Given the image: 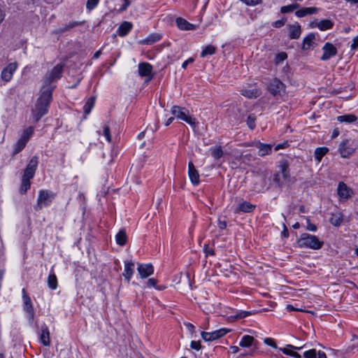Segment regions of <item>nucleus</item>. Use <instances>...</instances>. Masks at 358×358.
<instances>
[{
  "instance_id": "nucleus-59",
  "label": "nucleus",
  "mask_w": 358,
  "mask_h": 358,
  "mask_svg": "<svg viewBox=\"0 0 358 358\" xmlns=\"http://www.w3.org/2000/svg\"><path fill=\"white\" fill-rule=\"evenodd\" d=\"M287 146H288V143L287 142H285L283 143H279L278 144L275 148V150H279L280 149H282V148H286Z\"/></svg>"
},
{
  "instance_id": "nucleus-14",
  "label": "nucleus",
  "mask_w": 358,
  "mask_h": 358,
  "mask_svg": "<svg viewBox=\"0 0 358 358\" xmlns=\"http://www.w3.org/2000/svg\"><path fill=\"white\" fill-rule=\"evenodd\" d=\"M255 208H256L255 205H253L248 201H243L235 208L234 213H239L241 212L252 213L255 209Z\"/></svg>"
},
{
  "instance_id": "nucleus-33",
  "label": "nucleus",
  "mask_w": 358,
  "mask_h": 358,
  "mask_svg": "<svg viewBox=\"0 0 358 358\" xmlns=\"http://www.w3.org/2000/svg\"><path fill=\"white\" fill-rule=\"evenodd\" d=\"M161 38L162 36L159 34H152L143 41V43L147 45H151L155 42L159 41Z\"/></svg>"
},
{
  "instance_id": "nucleus-44",
  "label": "nucleus",
  "mask_w": 358,
  "mask_h": 358,
  "mask_svg": "<svg viewBox=\"0 0 358 358\" xmlns=\"http://www.w3.org/2000/svg\"><path fill=\"white\" fill-rule=\"evenodd\" d=\"M295 15L298 17H303L306 15H308V12L307 11V8H302L301 9H299L296 11Z\"/></svg>"
},
{
  "instance_id": "nucleus-21",
  "label": "nucleus",
  "mask_w": 358,
  "mask_h": 358,
  "mask_svg": "<svg viewBox=\"0 0 358 358\" xmlns=\"http://www.w3.org/2000/svg\"><path fill=\"white\" fill-rule=\"evenodd\" d=\"M176 24L178 27L181 30H194L196 29L194 24L189 23L182 17H178L176 19Z\"/></svg>"
},
{
  "instance_id": "nucleus-12",
  "label": "nucleus",
  "mask_w": 358,
  "mask_h": 358,
  "mask_svg": "<svg viewBox=\"0 0 358 358\" xmlns=\"http://www.w3.org/2000/svg\"><path fill=\"white\" fill-rule=\"evenodd\" d=\"M152 66L148 62H141L138 64V73L141 77L149 76V80L152 79Z\"/></svg>"
},
{
  "instance_id": "nucleus-9",
  "label": "nucleus",
  "mask_w": 358,
  "mask_h": 358,
  "mask_svg": "<svg viewBox=\"0 0 358 358\" xmlns=\"http://www.w3.org/2000/svg\"><path fill=\"white\" fill-rule=\"evenodd\" d=\"M323 55L321 57V60L327 61L330 58L336 56L337 55L338 50L337 48L331 43H326L323 48Z\"/></svg>"
},
{
  "instance_id": "nucleus-19",
  "label": "nucleus",
  "mask_w": 358,
  "mask_h": 358,
  "mask_svg": "<svg viewBox=\"0 0 358 358\" xmlns=\"http://www.w3.org/2000/svg\"><path fill=\"white\" fill-rule=\"evenodd\" d=\"M255 145L259 149L258 154L260 157H264L271 152L272 145L271 144H264L260 142H257Z\"/></svg>"
},
{
  "instance_id": "nucleus-35",
  "label": "nucleus",
  "mask_w": 358,
  "mask_h": 358,
  "mask_svg": "<svg viewBox=\"0 0 358 358\" xmlns=\"http://www.w3.org/2000/svg\"><path fill=\"white\" fill-rule=\"evenodd\" d=\"M338 120L341 122H354L357 120V117L352 114L341 115L337 117Z\"/></svg>"
},
{
  "instance_id": "nucleus-52",
  "label": "nucleus",
  "mask_w": 358,
  "mask_h": 358,
  "mask_svg": "<svg viewBox=\"0 0 358 358\" xmlns=\"http://www.w3.org/2000/svg\"><path fill=\"white\" fill-rule=\"evenodd\" d=\"M90 113V99L86 101L84 106V117L86 118V115Z\"/></svg>"
},
{
  "instance_id": "nucleus-32",
  "label": "nucleus",
  "mask_w": 358,
  "mask_h": 358,
  "mask_svg": "<svg viewBox=\"0 0 358 358\" xmlns=\"http://www.w3.org/2000/svg\"><path fill=\"white\" fill-rule=\"evenodd\" d=\"M328 151L329 149L325 147L317 148L315 151V159L320 162Z\"/></svg>"
},
{
  "instance_id": "nucleus-26",
  "label": "nucleus",
  "mask_w": 358,
  "mask_h": 358,
  "mask_svg": "<svg viewBox=\"0 0 358 358\" xmlns=\"http://www.w3.org/2000/svg\"><path fill=\"white\" fill-rule=\"evenodd\" d=\"M132 24L129 22H122L118 28L117 34L120 36H126L131 29Z\"/></svg>"
},
{
  "instance_id": "nucleus-4",
  "label": "nucleus",
  "mask_w": 358,
  "mask_h": 358,
  "mask_svg": "<svg viewBox=\"0 0 358 358\" xmlns=\"http://www.w3.org/2000/svg\"><path fill=\"white\" fill-rule=\"evenodd\" d=\"M171 113L176 118L186 122L193 127H196L198 124V122L194 117L189 115V110L186 108L173 106Z\"/></svg>"
},
{
  "instance_id": "nucleus-6",
  "label": "nucleus",
  "mask_w": 358,
  "mask_h": 358,
  "mask_svg": "<svg viewBox=\"0 0 358 358\" xmlns=\"http://www.w3.org/2000/svg\"><path fill=\"white\" fill-rule=\"evenodd\" d=\"M22 299L24 303V310L26 312L29 321L32 322L34 317V310L30 297L27 295L24 289H22Z\"/></svg>"
},
{
  "instance_id": "nucleus-60",
  "label": "nucleus",
  "mask_w": 358,
  "mask_h": 358,
  "mask_svg": "<svg viewBox=\"0 0 358 358\" xmlns=\"http://www.w3.org/2000/svg\"><path fill=\"white\" fill-rule=\"evenodd\" d=\"M218 226L220 229H224L227 227V222L224 220H219Z\"/></svg>"
},
{
  "instance_id": "nucleus-49",
  "label": "nucleus",
  "mask_w": 358,
  "mask_h": 358,
  "mask_svg": "<svg viewBox=\"0 0 358 358\" xmlns=\"http://www.w3.org/2000/svg\"><path fill=\"white\" fill-rule=\"evenodd\" d=\"M190 347L194 350H199L201 348V343L200 341H192L191 342Z\"/></svg>"
},
{
  "instance_id": "nucleus-39",
  "label": "nucleus",
  "mask_w": 358,
  "mask_h": 358,
  "mask_svg": "<svg viewBox=\"0 0 358 358\" xmlns=\"http://www.w3.org/2000/svg\"><path fill=\"white\" fill-rule=\"evenodd\" d=\"M26 144H27V143L19 139L17 141V143L15 144L13 155H15L17 153H19L20 152H21L24 148Z\"/></svg>"
},
{
  "instance_id": "nucleus-46",
  "label": "nucleus",
  "mask_w": 358,
  "mask_h": 358,
  "mask_svg": "<svg viewBox=\"0 0 358 358\" xmlns=\"http://www.w3.org/2000/svg\"><path fill=\"white\" fill-rule=\"evenodd\" d=\"M306 222H307V227H306L307 230L311 231H315L317 230L316 225L314 224H312L310 222V220L308 218H306Z\"/></svg>"
},
{
  "instance_id": "nucleus-16",
  "label": "nucleus",
  "mask_w": 358,
  "mask_h": 358,
  "mask_svg": "<svg viewBox=\"0 0 358 358\" xmlns=\"http://www.w3.org/2000/svg\"><path fill=\"white\" fill-rule=\"evenodd\" d=\"M289 31V37L290 39H298L301 34V25L299 23L289 24L287 26Z\"/></svg>"
},
{
  "instance_id": "nucleus-23",
  "label": "nucleus",
  "mask_w": 358,
  "mask_h": 358,
  "mask_svg": "<svg viewBox=\"0 0 358 358\" xmlns=\"http://www.w3.org/2000/svg\"><path fill=\"white\" fill-rule=\"evenodd\" d=\"M315 38V35L314 33H310L306 37L303 38V44H302V50H310L313 43H314V40Z\"/></svg>"
},
{
  "instance_id": "nucleus-2",
  "label": "nucleus",
  "mask_w": 358,
  "mask_h": 358,
  "mask_svg": "<svg viewBox=\"0 0 358 358\" xmlns=\"http://www.w3.org/2000/svg\"><path fill=\"white\" fill-rule=\"evenodd\" d=\"M38 160L36 156H34L29 162L26 169L24 171L22 178V182L20 189L21 194H25L30 188V180L33 178L35 175V172L38 166Z\"/></svg>"
},
{
  "instance_id": "nucleus-43",
  "label": "nucleus",
  "mask_w": 358,
  "mask_h": 358,
  "mask_svg": "<svg viewBox=\"0 0 358 358\" xmlns=\"http://www.w3.org/2000/svg\"><path fill=\"white\" fill-rule=\"evenodd\" d=\"M279 350L282 352L285 355L291 356L294 352V351L292 350V348H289L288 345H287L285 348H280Z\"/></svg>"
},
{
  "instance_id": "nucleus-40",
  "label": "nucleus",
  "mask_w": 358,
  "mask_h": 358,
  "mask_svg": "<svg viewBox=\"0 0 358 358\" xmlns=\"http://www.w3.org/2000/svg\"><path fill=\"white\" fill-rule=\"evenodd\" d=\"M255 121H256V117L254 114H250L248 116L246 123L250 129H254L255 128V127H256Z\"/></svg>"
},
{
  "instance_id": "nucleus-45",
  "label": "nucleus",
  "mask_w": 358,
  "mask_h": 358,
  "mask_svg": "<svg viewBox=\"0 0 358 358\" xmlns=\"http://www.w3.org/2000/svg\"><path fill=\"white\" fill-rule=\"evenodd\" d=\"M287 22L286 17H282L281 20L274 22L272 25L275 28H280L282 27Z\"/></svg>"
},
{
  "instance_id": "nucleus-37",
  "label": "nucleus",
  "mask_w": 358,
  "mask_h": 358,
  "mask_svg": "<svg viewBox=\"0 0 358 358\" xmlns=\"http://www.w3.org/2000/svg\"><path fill=\"white\" fill-rule=\"evenodd\" d=\"M343 221V215L341 214H334L330 218V222L335 227H338Z\"/></svg>"
},
{
  "instance_id": "nucleus-50",
  "label": "nucleus",
  "mask_w": 358,
  "mask_h": 358,
  "mask_svg": "<svg viewBox=\"0 0 358 358\" xmlns=\"http://www.w3.org/2000/svg\"><path fill=\"white\" fill-rule=\"evenodd\" d=\"M287 57V55L285 52H280L277 55L276 59L277 62H282Z\"/></svg>"
},
{
  "instance_id": "nucleus-10",
  "label": "nucleus",
  "mask_w": 358,
  "mask_h": 358,
  "mask_svg": "<svg viewBox=\"0 0 358 358\" xmlns=\"http://www.w3.org/2000/svg\"><path fill=\"white\" fill-rule=\"evenodd\" d=\"M285 85L278 78L273 79L268 86V90L271 94L273 96H276L278 94L280 95V92L284 90Z\"/></svg>"
},
{
  "instance_id": "nucleus-34",
  "label": "nucleus",
  "mask_w": 358,
  "mask_h": 358,
  "mask_svg": "<svg viewBox=\"0 0 358 358\" xmlns=\"http://www.w3.org/2000/svg\"><path fill=\"white\" fill-rule=\"evenodd\" d=\"M48 287L52 289H55L57 287V279L54 273H50L48 278Z\"/></svg>"
},
{
  "instance_id": "nucleus-41",
  "label": "nucleus",
  "mask_w": 358,
  "mask_h": 358,
  "mask_svg": "<svg viewBox=\"0 0 358 358\" xmlns=\"http://www.w3.org/2000/svg\"><path fill=\"white\" fill-rule=\"evenodd\" d=\"M264 343L265 344H266L267 345H269V346H271V347H272V348H273L275 349H278L279 350V348H278L277 346V344H276L275 341L273 338H265L264 340Z\"/></svg>"
},
{
  "instance_id": "nucleus-56",
  "label": "nucleus",
  "mask_w": 358,
  "mask_h": 358,
  "mask_svg": "<svg viewBox=\"0 0 358 358\" xmlns=\"http://www.w3.org/2000/svg\"><path fill=\"white\" fill-rule=\"evenodd\" d=\"M185 325L192 334L195 333V327L192 324L187 322L185 323Z\"/></svg>"
},
{
  "instance_id": "nucleus-13",
  "label": "nucleus",
  "mask_w": 358,
  "mask_h": 358,
  "mask_svg": "<svg viewBox=\"0 0 358 358\" xmlns=\"http://www.w3.org/2000/svg\"><path fill=\"white\" fill-rule=\"evenodd\" d=\"M188 174L190 180L194 185H197L199 184V174L194 167L192 162H189L188 163Z\"/></svg>"
},
{
  "instance_id": "nucleus-62",
  "label": "nucleus",
  "mask_w": 358,
  "mask_h": 358,
  "mask_svg": "<svg viewBox=\"0 0 358 358\" xmlns=\"http://www.w3.org/2000/svg\"><path fill=\"white\" fill-rule=\"evenodd\" d=\"M193 62H194V59H193V58H192V57H190V58H189L188 59H187L186 61H185V62H183V64H182V67L183 69H186V67H187V66L188 65V64H189V63H192Z\"/></svg>"
},
{
  "instance_id": "nucleus-47",
  "label": "nucleus",
  "mask_w": 358,
  "mask_h": 358,
  "mask_svg": "<svg viewBox=\"0 0 358 358\" xmlns=\"http://www.w3.org/2000/svg\"><path fill=\"white\" fill-rule=\"evenodd\" d=\"M250 315H251L250 312L242 310L237 313V315H236V317L237 319H241V318L246 317Z\"/></svg>"
},
{
  "instance_id": "nucleus-58",
  "label": "nucleus",
  "mask_w": 358,
  "mask_h": 358,
  "mask_svg": "<svg viewBox=\"0 0 358 358\" xmlns=\"http://www.w3.org/2000/svg\"><path fill=\"white\" fill-rule=\"evenodd\" d=\"M308 15L315 14L318 11V8L316 7L307 8Z\"/></svg>"
},
{
  "instance_id": "nucleus-48",
  "label": "nucleus",
  "mask_w": 358,
  "mask_h": 358,
  "mask_svg": "<svg viewBox=\"0 0 358 358\" xmlns=\"http://www.w3.org/2000/svg\"><path fill=\"white\" fill-rule=\"evenodd\" d=\"M294 11L293 8L292 7L291 4L287 6H284L280 8V12L282 13H291Z\"/></svg>"
},
{
  "instance_id": "nucleus-38",
  "label": "nucleus",
  "mask_w": 358,
  "mask_h": 358,
  "mask_svg": "<svg viewBox=\"0 0 358 358\" xmlns=\"http://www.w3.org/2000/svg\"><path fill=\"white\" fill-rule=\"evenodd\" d=\"M241 94L248 98H256L258 96V91L257 90H242Z\"/></svg>"
},
{
  "instance_id": "nucleus-42",
  "label": "nucleus",
  "mask_w": 358,
  "mask_h": 358,
  "mask_svg": "<svg viewBox=\"0 0 358 358\" xmlns=\"http://www.w3.org/2000/svg\"><path fill=\"white\" fill-rule=\"evenodd\" d=\"M78 24V22H71L68 24H65L64 26L60 27L59 29V31L61 33H63V32L67 31L68 29H69L70 28H72Z\"/></svg>"
},
{
  "instance_id": "nucleus-61",
  "label": "nucleus",
  "mask_w": 358,
  "mask_h": 358,
  "mask_svg": "<svg viewBox=\"0 0 358 358\" xmlns=\"http://www.w3.org/2000/svg\"><path fill=\"white\" fill-rule=\"evenodd\" d=\"M282 235L285 238H287L289 236L288 229L285 223L283 224V230L282 231Z\"/></svg>"
},
{
  "instance_id": "nucleus-17",
  "label": "nucleus",
  "mask_w": 358,
  "mask_h": 358,
  "mask_svg": "<svg viewBox=\"0 0 358 358\" xmlns=\"http://www.w3.org/2000/svg\"><path fill=\"white\" fill-rule=\"evenodd\" d=\"M40 341L41 342V343L45 345V346H48L50 345V331H49V329H48V327L45 325V324H43L42 327H41V331L40 333Z\"/></svg>"
},
{
  "instance_id": "nucleus-22",
  "label": "nucleus",
  "mask_w": 358,
  "mask_h": 358,
  "mask_svg": "<svg viewBox=\"0 0 358 358\" xmlns=\"http://www.w3.org/2000/svg\"><path fill=\"white\" fill-rule=\"evenodd\" d=\"M350 189L343 182H340L338 187V194L341 198L348 199L350 196Z\"/></svg>"
},
{
  "instance_id": "nucleus-63",
  "label": "nucleus",
  "mask_w": 358,
  "mask_h": 358,
  "mask_svg": "<svg viewBox=\"0 0 358 358\" xmlns=\"http://www.w3.org/2000/svg\"><path fill=\"white\" fill-rule=\"evenodd\" d=\"M273 180L278 184V186L281 185L280 182V173H276L274 175Z\"/></svg>"
},
{
  "instance_id": "nucleus-30",
  "label": "nucleus",
  "mask_w": 358,
  "mask_h": 358,
  "mask_svg": "<svg viewBox=\"0 0 358 358\" xmlns=\"http://www.w3.org/2000/svg\"><path fill=\"white\" fill-rule=\"evenodd\" d=\"M34 134V127H29L26 129H24L20 138V140L24 141L25 143H27L31 136Z\"/></svg>"
},
{
  "instance_id": "nucleus-11",
  "label": "nucleus",
  "mask_w": 358,
  "mask_h": 358,
  "mask_svg": "<svg viewBox=\"0 0 358 358\" xmlns=\"http://www.w3.org/2000/svg\"><path fill=\"white\" fill-rule=\"evenodd\" d=\"M137 270L141 278H146L154 273L151 264H139Z\"/></svg>"
},
{
  "instance_id": "nucleus-15",
  "label": "nucleus",
  "mask_w": 358,
  "mask_h": 358,
  "mask_svg": "<svg viewBox=\"0 0 358 358\" xmlns=\"http://www.w3.org/2000/svg\"><path fill=\"white\" fill-rule=\"evenodd\" d=\"M96 132L99 136H103L107 142L110 143L112 141L110 127L107 123H103L99 127H97Z\"/></svg>"
},
{
  "instance_id": "nucleus-8",
  "label": "nucleus",
  "mask_w": 358,
  "mask_h": 358,
  "mask_svg": "<svg viewBox=\"0 0 358 358\" xmlns=\"http://www.w3.org/2000/svg\"><path fill=\"white\" fill-rule=\"evenodd\" d=\"M17 66L18 64L16 62L8 64L1 71V80L6 83L9 82L12 79L13 73L16 71Z\"/></svg>"
},
{
  "instance_id": "nucleus-54",
  "label": "nucleus",
  "mask_w": 358,
  "mask_h": 358,
  "mask_svg": "<svg viewBox=\"0 0 358 358\" xmlns=\"http://www.w3.org/2000/svg\"><path fill=\"white\" fill-rule=\"evenodd\" d=\"M352 50L358 48V36L353 38V42L350 46Z\"/></svg>"
},
{
  "instance_id": "nucleus-28",
  "label": "nucleus",
  "mask_w": 358,
  "mask_h": 358,
  "mask_svg": "<svg viewBox=\"0 0 358 358\" xmlns=\"http://www.w3.org/2000/svg\"><path fill=\"white\" fill-rule=\"evenodd\" d=\"M115 240L119 245H124L127 242V236L125 230H120L119 232L115 236Z\"/></svg>"
},
{
  "instance_id": "nucleus-25",
  "label": "nucleus",
  "mask_w": 358,
  "mask_h": 358,
  "mask_svg": "<svg viewBox=\"0 0 358 358\" xmlns=\"http://www.w3.org/2000/svg\"><path fill=\"white\" fill-rule=\"evenodd\" d=\"M304 358H327V355L324 352L319 351L317 354L315 349L306 351L303 354Z\"/></svg>"
},
{
  "instance_id": "nucleus-31",
  "label": "nucleus",
  "mask_w": 358,
  "mask_h": 358,
  "mask_svg": "<svg viewBox=\"0 0 358 358\" xmlns=\"http://www.w3.org/2000/svg\"><path fill=\"white\" fill-rule=\"evenodd\" d=\"M210 152L212 157L215 159H219L223 156V151L221 146H215L210 148Z\"/></svg>"
},
{
  "instance_id": "nucleus-7",
  "label": "nucleus",
  "mask_w": 358,
  "mask_h": 358,
  "mask_svg": "<svg viewBox=\"0 0 358 358\" xmlns=\"http://www.w3.org/2000/svg\"><path fill=\"white\" fill-rule=\"evenodd\" d=\"M229 331V329H220L213 332L202 331L201 335L205 341H213L224 336Z\"/></svg>"
},
{
  "instance_id": "nucleus-20",
  "label": "nucleus",
  "mask_w": 358,
  "mask_h": 358,
  "mask_svg": "<svg viewBox=\"0 0 358 358\" xmlns=\"http://www.w3.org/2000/svg\"><path fill=\"white\" fill-rule=\"evenodd\" d=\"M134 272V263L132 262H124V271L123 275L124 278L129 282Z\"/></svg>"
},
{
  "instance_id": "nucleus-55",
  "label": "nucleus",
  "mask_w": 358,
  "mask_h": 358,
  "mask_svg": "<svg viewBox=\"0 0 358 358\" xmlns=\"http://www.w3.org/2000/svg\"><path fill=\"white\" fill-rule=\"evenodd\" d=\"M157 283V280L155 278H150L147 281V284L149 287H156Z\"/></svg>"
},
{
  "instance_id": "nucleus-27",
  "label": "nucleus",
  "mask_w": 358,
  "mask_h": 358,
  "mask_svg": "<svg viewBox=\"0 0 358 358\" xmlns=\"http://www.w3.org/2000/svg\"><path fill=\"white\" fill-rule=\"evenodd\" d=\"M280 173L282 175L283 178L287 180L289 178V163L286 160L281 161L280 162Z\"/></svg>"
},
{
  "instance_id": "nucleus-64",
  "label": "nucleus",
  "mask_w": 358,
  "mask_h": 358,
  "mask_svg": "<svg viewBox=\"0 0 358 358\" xmlns=\"http://www.w3.org/2000/svg\"><path fill=\"white\" fill-rule=\"evenodd\" d=\"M229 349L234 354L237 353L239 351V348L235 345L231 346Z\"/></svg>"
},
{
  "instance_id": "nucleus-53",
  "label": "nucleus",
  "mask_w": 358,
  "mask_h": 358,
  "mask_svg": "<svg viewBox=\"0 0 358 358\" xmlns=\"http://www.w3.org/2000/svg\"><path fill=\"white\" fill-rule=\"evenodd\" d=\"M204 252L206 255H214V250L213 248L208 247V245H205L204 246Z\"/></svg>"
},
{
  "instance_id": "nucleus-18",
  "label": "nucleus",
  "mask_w": 358,
  "mask_h": 358,
  "mask_svg": "<svg viewBox=\"0 0 358 358\" xmlns=\"http://www.w3.org/2000/svg\"><path fill=\"white\" fill-rule=\"evenodd\" d=\"M348 143V141H345L341 143L339 146V152L343 158L349 157L354 152V148L347 146Z\"/></svg>"
},
{
  "instance_id": "nucleus-3",
  "label": "nucleus",
  "mask_w": 358,
  "mask_h": 358,
  "mask_svg": "<svg viewBox=\"0 0 358 358\" xmlns=\"http://www.w3.org/2000/svg\"><path fill=\"white\" fill-rule=\"evenodd\" d=\"M296 243L299 248H310L312 250H319L322 248L324 245V242L320 241L317 236L308 233L302 234Z\"/></svg>"
},
{
  "instance_id": "nucleus-29",
  "label": "nucleus",
  "mask_w": 358,
  "mask_h": 358,
  "mask_svg": "<svg viewBox=\"0 0 358 358\" xmlns=\"http://www.w3.org/2000/svg\"><path fill=\"white\" fill-rule=\"evenodd\" d=\"M334 23L330 20H323L317 23V27L322 31L330 29L333 27Z\"/></svg>"
},
{
  "instance_id": "nucleus-24",
  "label": "nucleus",
  "mask_w": 358,
  "mask_h": 358,
  "mask_svg": "<svg viewBox=\"0 0 358 358\" xmlns=\"http://www.w3.org/2000/svg\"><path fill=\"white\" fill-rule=\"evenodd\" d=\"M257 341L253 336L245 335L243 336L239 343V345L243 348H248L251 345H256Z\"/></svg>"
},
{
  "instance_id": "nucleus-57",
  "label": "nucleus",
  "mask_w": 358,
  "mask_h": 358,
  "mask_svg": "<svg viewBox=\"0 0 358 358\" xmlns=\"http://www.w3.org/2000/svg\"><path fill=\"white\" fill-rule=\"evenodd\" d=\"M286 309L287 311H303L302 309L294 308L292 305H287Z\"/></svg>"
},
{
  "instance_id": "nucleus-36",
  "label": "nucleus",
  "mask_w": 358,
  "mask_h": 358,
  "mask_svg": "<svg viewBox=\"0 0 358 358\" xmlns=\"http://www.w3.org/2000/svg\"><path fill=\"white\" fill-rule=\"evenodd\" d=\"M216 48L212 45H208L201 52V57H205L207 55L215 54Z\"/></svg>"
},
{
  "instance_id": "nucleus-51",
  "label": "nucleus",
  "mask_w": 358,
  "mask_h": 358,
  "mask_svg": "<svg viewBox=\"0 0 358 358\" xmlns=\"http://www.w3.org/2000/svg\"><path fill=\"white\" fill-rule=\"evenodd\" d=\"M124 3L122 7L119 9L120 12H122L127 10V8L129 6L131 1L130 0H122Z\"/></svg>"
},
{
  "instance_id": "nucleus-1",
  "label": "nucleus",
  "mask_w": 358,
  "mask_h": 358,
  "mask_svg": "<svg viewBox=\"0 0 358 358\" xmlns=\"http://www.w3.org/2000/svg\"><path fill=\"white\" fill-rule=\"evenodd\" d=\"M63 68L64 66L59 64L46 73L43 80L42 93L32 110L33 117L36 122H38L42 116L48 113L49 104L52 101V92L55 87V85L52 84L62 77Z\"/></svg>"
},
{
  "instance_id": "nucleus-5",
  "label": "nucleus",
  "mask_w": 358,
  "mask_h": 358,
  "mask_svg": "<svg viewBox=\"0 0 358 358\" xmlns=\"http://www.w3.org/2000/svg\"><path fill=\"white\" fill-rule=\"evenodd\" d=\"M54 198L55 194L51 191L43 189L39 191L37 204L34 206V209L36 210H41L43 207L50 205Z\"/></svg>"
}]
</instances>
